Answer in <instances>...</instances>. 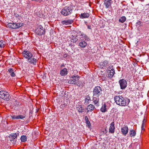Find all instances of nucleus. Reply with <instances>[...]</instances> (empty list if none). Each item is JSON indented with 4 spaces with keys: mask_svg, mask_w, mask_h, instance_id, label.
<instances>
[{
    "mask_svg": "<svg viewBox=\"0 0 149 149\" xmlns=\"http://www.w3.org/2000/svg\"><path fill=\"white\" fill-rule=\"evenodd\" d=\"M87 43L84 41L81 42L79 43V46L82 48H84L87 46Z\"/></svg>",
    "mask_w": 149,
    "mask_h": 149,
    "instance_id": "obj_24",
    "label": "nucleus"
},
{
    "mask_svg": "<svg viewBox=\"0 0 149 149\" xmlns=\"http://www.w3.org/2000/svg\"><path fill=\"white\" fill-rule=\"evenodd\" d=\"M146 121V120L145 118V117H144L142 122V124L141 126L142 130H145L144 127L145 125Z\"/></svg>",
    "mask_w": 149,
    "mask_h": 149,
    "instance_id": "obj_29",
    "label": "nucleus"
},
{
    "mask_svg": "<svg viewBox=\"0 0 149 149\" xmlns=\"http://www.w3.org/2000/svg\"><path fill=\"white\" fill-rule=\"evenodd\" d=\"M78 111L79 112H82L84 111V109L82 108V107L81 106H79V107H78Z\"/></svg>",
    "mask_w": 149,
    "mask_h": 149,
    "instance_id": "obj_32",
    "label": "nucleus"
},
{
    "mask_svg": "<svg viewBox=\"0 0 149 149\" xmlns=\"http://www.w3.org/2000/svg\"><path fill=\"white\" fill-rule=\"evenodd\" d=\"M68 56V55L66 54H64L63 55V57L64 58H67Z\"/></svg>",
    "mask_w": 149,
    "mask_h": 149,
    "instance_id": "obj_39",
    "label": "nucleus"
},
{
    "mask_svg": "<svg viewBox=\"0 0 149 149\" xmlns=\"http://www.w3.org/2000/svg\"><path fill=\"white\" fill-rule=\"evenodd\" d=\"M113 66H109V68H108V69L109 68L110 69V70H111V69H113Z\"/></svg>",
    "mask_w": 149,
    "mask_h": 149,
    "instance_id": "obj_41",
    "label": "nucleus"
},
{
    "mask_svg": "<svg viewBox=\"0 0 149 149\" xmlns=\"http://www.w3.org/2000/svg\"><path fill=\"white\" fill-rule=\"evenodd\" d=\"M74 22L73 20L68 19V20H64L61 22V23L63 25H68L71 24Z\"/></svg>",
    "mask_w": 149,
    "mask_h": 149,
    "instance_id": "obj_11",
    "label": "nucleus"
},
{
    "mask_svg": "<svg viewBox=\"0 0 149 149\" xmlns=\"http://www.w3.org/2000/svg\"><path fill=\"white\" fill-rule=\"evenodd\" d=\"M128 132V129L127 126L123 127L121 128V132L122 134L125 136L127 134Z\"/></svg>",
    "mask_w": 149,
    "mask_h": 149,
    "instance_id": "obj_14",
    "label": "nucleus"
},
{
    "mask_svg": "<svg viewBox=\"0 0 149 149\" xmlns=\"http://www.w3.org/2000/svg\"><path fill=\"white\" fill-rule=\"evenodd\" d=\"M141 23H142V22L141 21H139L137 22L136 24L138 25H140V26H141Z\"/></svg>",
    "mask_w": 149,
    "mask_h": 149,
    "instance_id": "obj_35",
    "label": "nucleus"
},
{
    "mask_svg": "<svg viewBox=\"0 0 149 149\" xmlns=\"http://www.w3.org/2000/svg\"><path fill=\"white\" fill-rule=\"evenodd\" d=\"M65 65L64 64V63H63L61 65V67H65Z\"/></svg>",
    "mask_w": 149,
    "mask_h": 149,
    "instance_id": "obj_44",
    "label": "nucleus"
},
{
    "mask_svg": "<svg viewBox=\"0 0 149 149\" xmlns=\"http://www.w3.org/2000/svg\"><path fill=\"white\" fill-rule=\"evenodd\" d=\"M118 82L119 84L121 89H125L127 87V83L126 80L123 79H120Z\"/></svg>",
    "mask_w": 149,
    "mask_h": 149,
    "instance_id": "obj_7",
    "label": "nucleus"
},
{
    "mask_svg": "<svg viewBox=\"0 0 149 149\" xmlns=\"http://www.w3.org/2000/svg\"><path fill=\"white\" fill-rule=\"evenodd\" d=\"M15 29H18L20 27L23 26L24 25V24L21 23H15Z\"/></svg>",
    "mask_w": 149,
    "mask_h": 149,
    "instance_id": "obj_30",
    "label": "nucleus"
},
{
    "mask_svg": "<svg viewBox=\"0 0 149 149\" xmlns=\"http://www.w3.org/2000/svg\"><path fill=\"white\" fill-rule=\"evenodd\" d=\"M86 123L88 125V126L90 127L91 125V123H90V121H87L86 122Z\"/></svg>",
    "mask_w": 149,
    "mask_h": 149,
    "instance_id": "obj_36",
    "label": "nucleus"
},
{
    "mask_svg": "<svg viewBox=\"0 0 149 149\" xmlns=\"http://www.w3.org/2000/svg\"><path fill=\"white\" fill-rule=\"evenodd\" d=\"M0 97L5 100L8 101L11 97L9 93L4 91H0Z\"/></svg>",
    "mask_w": 149,
    "mask_h": 149,
    "instance_id": "obj_3",
    "label": "nucleus"
},
{
    "mask_svg": "<svg viewBox=\"0 0 149 149\" xmlns=\"http://www.w3.org/2000/svg\"><path fill=\"white\" fill-rule=\"evenodd\" d=\"M126 17L125 16H123L119 18V21L121 23H123L126 21Z\"/></svg>",
    "mask_w": 149,
    "mask_h": 149,
    "instance_id": "obj_28",
    "label": "nucleus"
},
{
    "mask_svg": "<svg viewBox=\"0 0 149 149\" xmlns=\"http://www.w3.org/2000/svg\"><path fill=\"white\" fill-rule=\"evenodd\" d=\"M95 109V107L94 105L92 104H91L88 105L86 109L87 110V112H91L93 111Z\"/></svg>",
    "mask_w": 149,
    "mask_h": 149,
    "instance_id": "obj_15",
    "label": "nucleus"
},
{
    "mask_svg": "<svg viewBox=\"0 0 149 149\" xmlns=\"http://www.w3.org/2000/svg\"><path fill=\"white\" fill-rule=\"evenodd\" d=\"M68 73L67 69L65 68L60 70V74L61 76H65L67 75Z\"/></svg>",
    "mask_w": 149,
    "mask_h": 149,
    "instance_id": "obj_16",
    "label": "nucleus"
},
{
    "mask_svg": "<svg viewBox=\"0 0 149 149\" xmlns=\"http://www.w3.org/2000/svg\"><path fill=\"white\" fill-rule=\"evenodd\" d=\"M27 62L29 64H31L33 65H36V63L37 61V59L34 57H31L30 58L27 59Z\"/></svg>",
    "mask_w": 149,
    "mask_h": 149,
    "instance_id": "obj_9",
    "label": "nucleus"
},
{
    "mask_svg": "<svg viewBox=\"0 0 149 149\" xmlns=\"http://www.w3.org/2000/svg\"><path fill=\"white\" fill-rule=\"evenodd\" d=\"M90 100V97L89 96H87L85 99V101L86 102H88Z\"/></svg>",
    "mask_w": 149,
    "mask_h": 149,
    "instance_id": "obj_33",
    "label": "nucleus"
},
{
    "mask_svg": "<svg viewBox=\"0 0 149 149\" xmlns=\"http://www.w3.org/2000/svg\"><path fill=\"white\" fill-rule=\"evenodd\" d=\"M90 16V14L88 13H81L80 15V17L81 18L83 19L84 18H88Z\"/></svg>",
    "mask_w": 149,
    "mask_h": 149,
    "instance_id": "obj_20",
    "label": "nucleus"
},
{
    "mask_svg": "<svg viewBox=\"0 0 149 149\" xmlns=\"http://www.w3.org/2000/svg\"><path fill=\"white\" fill-rule=\"evenodd\" d=\"M25 117L24 115H19L18 116L13 115L11 116V117L13 119H22Z\"/></svg>",
    "mask_w": 149,
    "mask_h": 149,
    "instance_id": "obj_13",
    "label": "nucleus"
},
{
    "mask_svg": "<svg viewBox=\"0 0 149 149\" xmlns=\"http://www.w3.org/2000/svg\"><path fill=\"white\" fill-rule=\"evenodd\" d=\"M91 25H88L87 27L88 29H91Z\"/></svg>",
    "mask_w": 149,
    "mask_h": 149,
    "instance_id": "obj_42",
    "label": "nucleus"
},
{
    "mask_svg": "<svg viewBox=\"0 0 149 149\" xmlns=\"http://www.w3.org/2000/svg\"><path fill=\"white\" fill-rule=\"evenodd\" d=\"M115 127L114 122H112L109 128V132L110 133L113 134L114 132Z\"/></svg>",
    "mask_w": 149,
    "mask_h": 149,
    "instance_id": "obj_12",
    "label": "nucleus"
},
{
    "mask_svg": "<svg viewBox=\"0 0 149 149\" xmlns=\"http://www.w3.org/2000/svg\"><path fill=\"white\" fill-rule=\"evenodd\" d=\"M99 65L101 67L102 66V67H106L109 65V63L107 61L105 60L103 62H100Z\"/></svg>",
    "mask_w": 149,
    "mask_h": 149,
    "instance_id": "obj_17",
    "label": "nucleus"
},
{
    "mask_svg": "<svg viewBox=\"0 0 149 149\" xmlns=\"http://www.w3.org/2000/svg\"><path fill=\"white\" fill-rule=\"evenodd\" d=\"M93 102L95 105L98 103L99 100V96L96 97V96L93 95Z\"/></svg>",
    "mask_w": 149,
    "mask_h": 149,
    "instance_id": "obj_21",
    "label": "nucleus"
},
{
    "mask_svg": "<svg viewBox=\"0 0 149 149\" xmlns=\"http://www.w3.org/2000/svg\"><path fill=\"white\" fill-rule=\"evenodd\" d=\"M32 1H39L40 2L42 0H32Z\"/></svg>",
    "mask_w": 149,
    "mask_h": 149,
    "instance_id": "obj_45",
    "label": "nucleus"
},
{
    "mask_svg": "<svg viewBox=\"0 0 149 149\" xmlns=\"http://www.w3.org/2000/svg\"><path fill=\"white\" fill-rule=\"evenodd\" d=\"M15 23H9L8 24V27L10 28L15 29Z\"/></svg>",
    "mask_w": 149,
    "mask_h": 149,
    "instance_id": "obj_25",
    "label": "nucleus"
},
{
    "mask_svg": "<svg viewBox=\"0 0 149 149\" xmlns=\"http://www.w3.org/2000/svg\"><path fill=\"white\" fill-rule=\"evenodd\" d=\"M102 89L100 86H95L93 91V96H99L102 94Z\"/></svg>",
    "mask_w": 149,
    "mask_h": 149,
    "instance_id": "obj_4",
    "label": "nucleus"
},
{
    "mask_svg": "<svg viewBox=\"0 0 149 149\" xmlns=\"http://www.w3.org/2000/svg\"><path fill=\"white\" fill-rule=\"evenodd\" d=\"M84 38L85 39V40H89V38L87 36H86Z\"/></svg>",
    "mask_w": 149,
    "mask_h": 149,
    "instance_id": "obj_38",
    "label": "nucleus"
},
{
    "mask_svg": "<svg viewBox=\"0 0 149 149\" xmlns=\"http://www.w3.org/2000/svg\"><path fill=\"white\" fill-rule=\"evenodd\" d=\"M112 0H105L104 1V4L105 5L106 8H108L112 3Z\"/></svg>",
    "mask_w": 149,
    "mask_h": 149,
    "instance_id": "obj_18",
    "label": "nucleus"
},
{
    "mask_svg": "<svg viewBox=\"0 0 149 149\" xmlns=\"http://www.w3.org/2000/svg\"><path fill=\"white\" fill-rule=\"evenodd\" d=\"M6 42L3 40H0V47H3L5 46Z\"/></svg>",
    "mask_w": 149,
    "mask_h": 149,
    "instance_id": "obj_31",
    "label": "nucleus"
},
{
    "mask_svg": "<svg viewBox=\"0 0 149 149\" xmlns=\"http://www.w3.org/2000/svg\"><path fill=\"white\" fill-rule=\"evenodd\" d=\"M107 72L108 75V77L109 78H111L113 77L115 73V70L114 69L110 70V69L109 68L108 70H107Z\"/></svg>",
    "mask_w": 149,
    "mask_h": 149,
    "instance_id": "obj_10",
    "label": "nucleus"
},
{
    "mask_svg": "<svg viewBox=\"0 0 149 149\" xmlns=\"http://www.w3.org/2000/svg\"><path fill=\"white\" fill-rule=\"evenodd\" d=\"M105 132L106 133L107 132V130H106V129H105Z\"/></svg>",
    "mask_w": 149,
    "mask_h": 149,
    "instance_id": "obj_46",
    "label": "nucleus"
},
{
    "mask_svg": "<svg viewBox=\"0 0 149 149\" xmlns=\"http://www.w3.org/2000/svg\"><path fill=\"white\" fill-rule=\"evenodd\" d=\"M22 54L24 57L27 59L33 56L32 53L29 50H24Z\"/></svg>",
    "mask_w": 149,
    "mask_h": 149,
    "instance_id": "obj_6",
    "label": "nucleus"
},
{
    "mask_svg": "<svg viewBox=\"0 0 149 149\" xmlns=\"http://www.w3.org/2000/svg\"><path fill=\"white\" fill-rule=\"evenodd\" d=\"M80 36H83L84 38L86 36V35L85 34H84L83 33H81Z\"/></svg>",
    "mask_w": 149,
    "mask_h": 149,
    "instance_id": "obj_37",
    "label": "nucleus"
},
{
    "mask_svg": "<svg viewBox=\"0 0 149 149\" xmlns=\"http://www.w3.org/2000/svg\"><path fill=\"white\" fill-rule=\"evenodd\" d=\"M14 16L17 17L19 16V15L17 14H14Z\"/></svg>",
    "mask_w": 149,
    "mask_h": 149,
    "instance_id": "obj_43",
    "label": "nucleus"
},
{
    "mask_svg": "<svg viewBox=\"0 0 149 149\" xmlns=\"http://www.w3.org/2000/svg\"><path fill=\"white\" fill-rule=\"evenodd\" d=\"M77 83H77V84H76L77 86H83V84L81 82H80L79 81Z\"/></svg>",
    "mask_w": 149,
    "mask_h": 149,
    "instance_id": "obj_34",
    "label": "nucleus"
},
{
    "mask_svg": "<svg viewBox=\"0 0 149 149\" xmlns=\"http://www.w3.org/2000/svg\"><path fill=\"white\" fill-rule=\"evenodd\" d=\"M79 76L78 75L73 76L71 77L70 79L68 81V83L71 84H77L79 81Z\"/></svg>",
    "mask_w": 149,
    "mask_h": 149,
    "instance_id": "obj_5",
    "label": "nucleus"
},
{
    "mask_svg": "<svg viewBox=\"0 0 149 149\" xmlns=\"http://www.w3.org/2000/svg\"><path fill=\"white\" fill-rule=\"evenodd\" d=\"M36 33L38 35H41L45 33V29L41 26H39L36 30Z\"/></svg>",
    "mask_w": 149,
    "mask_h": 149,
    "instance_id": "obj_8",
    "label": "nucleus"
},
{
    "mask_svg": "<svg viewBox=\"0 0 149 149\" xmlns=\"http://www.w3.org/2000/svg\"><path fill=\"white\" fill-rule=\"evenodd\" d=\"M17 137V135L16 133H13L10 135L9 138H10V141H14Z\"/></svg>",
    "mask_w": 149,
    "mask_h": 149,
    "instance_id": "obj_22",
    "label": "nucleus"
},
{
    "mask_svg": "<svg viewBox=\"0 0 149 149\" xmlns=\"http://www.w3.org/2000/svg\"><path fill=\"white\" fill-rule=\"evenodd\" d=\"M73 9L70 6H66L62 10L61 14L64 16H67L72 13Z\"/></svg>",
    "mask_w": 149,
    "mask_h": 149,
    "instance_id": "obj_2",
    "label": "nucleus"
},
{
    "mask_svg": "<svg viewBox=\"0 0 149 149\" xmlns=\"http://www.w3.org/2000/svg\"><path fill=\"white\" fill-rule=\"evenodd\" d=\"M27 137L25 135H22L20 138L21 141L22 142H24L27 141Z\"/></svg>",
    "mask_w": 149,
    "mask_h": 149,
    "instance_id": "obj_27",
    "label": "nucleus"
},
{
    "mask_svg": "<svg viewBox=\"0 0 149 149\" xmlns=\"http://www.w3.org/2000/svg\"><path fill=\"white\" fill-rule=\"evenodd\" d=\"M114 101L116 104L121 106H127L130 103V99L125 98L122 96H116L114 97Z\"/></svg>",
    "mask_w": 149,
    "mask_h": 149,
    "instance_id": "obj_1",
    "label": "nucleus"
},
{
    "mask_svg": "<svg viewBox=\"0 0 149 149\" xmlns=\"http://www.w3.org/2000/svg\"><path fill=\"white\" fill-rule=\"evenodd\" d=\"M85 119L86 121V122L87 121H89L88 119L87 116H86L85 117Z\"/></svg>",
    "mask_w": 149,
    "mask_h": 149,
    "instance_id": "obj_40",
    "label": "nucleus"
},
{
    "mask_svg": "<svg viewBox=\"0 0 149 149\" xmlns=\"http://www.w3.org/2000/svg\"><path fill=\"white\" fill-rule=\"evenodd\" d=\"M8 73H10V75L12 77H14L15 76V74L14 73V70L13 68H10L8 70Z\"/></svg>",
    "mask_w": 149,
    "mask_h": 149,
    "instance_id": "obj_23",
    "label": "nucleus"
},
{
    "mask_svg": "<svg viewBox=\"0 0 149 149\" xmlns=\"http://www.w3.org/2000/svg\"><path fill=\"white\" fill-rule=\"evenodd\" d=\"M107 105L105 103H103L102 104V106L100 109V111L103 113L107 111L106 108Z\"/></svg>",
    "mask_w": 149,
    "mask_h": 149,
    "instance_id": "obj_19",
    "label": "nucleus"
},
{
    "mask_svg": "<svg viewBox=\"0 0 149 149\" xmlns=\"http://www.w3.org/2000/svg\"><path fill=\"white\" fill-rule=\"evenodd\" d=\"M129 134L131 137H134L136 135V132L135 130L132 129L130 130Z\"/></svg>",
    "mask_w": 149,
    "mask_h": 149,
    "instance_id": "obj_26",
    "label": "nucleus"
}]
</instances>
